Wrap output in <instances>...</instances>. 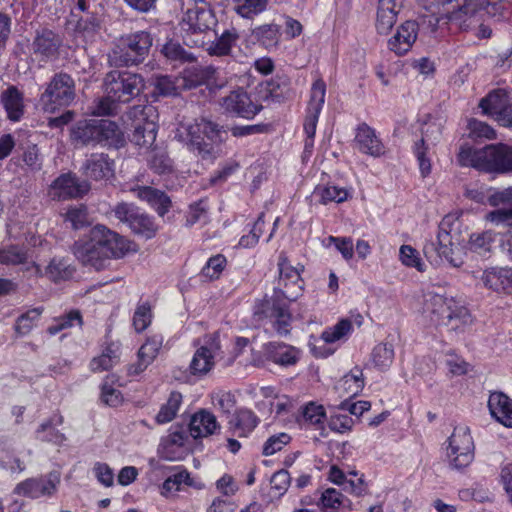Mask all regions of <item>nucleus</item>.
Masks as SVG:
<instances>
[{"label":"nucleus","mask_w":512,"mask_h":512,"mask_svg":"<svg viewBox=\"0 0 512 512\" xmlns=\"http://www.w3.org/2000/svg\"><path fill=\"white\" fill-rule=\"evenodd\" d=\"M278 267L279 284L283 283L286 289L275 290L273 297L263 300L255 307L254 314L259 318L270 319L275 331L283 336L290 332L292 319L285 300L295 301L303 290L301 272L304 266H292L287 257L281 255Z\"/></svg>","instance_id":"nucleus-1"},{"label":"nucleus","mask_w":512,"mask_h":512,"mask_svg":"<svg viewBox=\"0 0 512 512\" xmlns=\"http://www.w3.org/2000/svg\"><path fill=\"white\" fill-rule=\"evenodd\" d=\"M131 251L135 249L129 240L100 224L89 231L87 239L74 244L76 258L98 271L104 269L111 259L123 258Z\"/></svg>","instance_id":"nucleus-2"},{"label":"nucleus","mask_w":512,"mask_h":512,"mask_svg":"<svg viewBox=\"0 0 512 512\" xmlns=\"http://www.w3.org/2000/svg\"><path fill=\"white\" fill-rule=\"evenodd\" d=\"M457 162L460 166L472 167L486 173H510L512 172V146L497 143L476 149L463 144L459 148Z\"/></svg>","instance_id":"nucleus-3"},{"label":"nucleus","mask_w":512,"mask_h":512,"mask_svg":"<svg viewBox=\"0 0 512 512\" xmlns=\"http://www.w3.org/2000/svg\"><path fill=\"white\" fill-rule=\"evenodd\" d=\"M443 8L448 21L461 30L477 29L479 38L491 36V29L483 22L486 14H495V4L488 0H443Z\"/></svg>","instance_id":"nucleus-4"},{"label":"nucleus","mask_w":512,"mask_h":512,"mask_svg":"<svg viewBox=\"0 0 512 512\" xmlns=\"http://www.w3.org/2000/svg\"><path fill=\"white\" fill-rule=\"evenodd\" d=\"M70 139L75 146H96L98 144L115 148L122 147L125 139L119 126L106 119H83L70 129Z\"/></svg>","instance_id":"nucleus-5"},{"label":"nucleus","mask_w":512,"mask_h":512,"mask_svg":"<svg viewBox=\"0 0 512 512\" xmlns=\"http://www.w3.org/2000/svg\"><path fill=\"white\" fill-rule=\"evenodd\" d=\"M175 138L205 159L216 153V145L221 142V128L218 124L202 117L181 122Z\"/></svg>","instance_id":"nucleus-6"},{"label":"nucleus","mask_w":512,"mask_h":512,"mask_svg":"<svg viewBox=\"0 0 512 512\" xmlns=\"http://www.w3.org/2000/svg\"><path fill=\"white\" fill-rule=\"evenodd\" d=\"M152 37L146 31H137L123 36L109 54V62L114 66H130L142 62L152 46Z\"/></svg>","instance_id":"nucleus-7"},{"label":"nucleus","mask_w":512,"mask_h":512,"mask_svg":"<svg viewBox=\"0 0 512 512\" xmlns=\"http://www.w3.org/2000/svg\"><path fill=\"white\" fill-rule=\"evenodd\" d=\"M105 92L110 99L128 103L144 90L145 83L141 75L128 71H111L104 79Z\"/></svg>","instance_id":"nucleus-8"},{"label":"nucleus","mask_w":512,"mask_h":512,"mask_svg":"<svg viewBox=\"0 0 512 512\" xmlns=\"http://www.w3.org/2000/svg\"><path fill=\"white\" fill-rule=\"evenodd\" d=\"M76 97L74 79L67 73H56L40 97L43 108L53 112L57 107L69 106Z\"/></svg>","instance_id":"nucleus-9"},{"label":"nucleus","mask_w":512,"mask_h":512,"mask_svg":"<svg viewBox=\"0 0 512 512\" xmlns=\"http://www.w3.org/2000/svg\"><path fill=\"white\" fill-rule=\"evenodd\" d=\"M474 448L469 428L466 426L454 428L447 448L449 465L459 471L468 467L474 459Z\"/></svg>","instance_id":"nucleus-10"},{"label":"nucleus","mask_w":512,"mask_h":512,"mask_svg":"<svg viewBox=\"0 0 512 512\" xmlns=\"http://www.w3.org/2000/svg\"><path fill=\"white\" fill-rule=\"evenodd\" d=\"M218 358H222L219 335L213 333L205 336L190 362V374L197 377L207 375L214 368Z\"/></svg>","instance_id":"nucleus-11"},{"label":"nucleus","mask_w":512,"mask_h":512,"mask_svg":"<svg viewBox=\"0 0 512 512\" xmlns=\"http://www.w3.org/2000/svg\"><path fill=\"white\" fill-rule=\"evenodd\" d=\"M215 22L213 12L204 2H201L194 3L187 8L179 25L181 32L185 33L183 38L186 42L187 40H193L190 36L200 35L210 30Z\"/></svg>","instance_id":"nucleus-12"},{"label":"nucleus","mask_w":512,"mask_h":512,"mask_svg":"<svg viewBox=\"0 0 512 512\" xmlns=\"http://www.w3.org/2000/svg\"><path fill=\"white\" fill-rule=\"evenodd\" d=\"M446 226V221H442L437 234V242L427 243L423 251L425 256L432 262L437 263L439 259L445 258L453 266L459 267L463 261L461 257L456 255V250L458 249L455 247L452 236Z\"/></svg>","instance_id":"nucleus-13"},{"label":"nucleus","mask_w":512,"mask_h":512,"mask_svg":"<svg viewBox=\"0 0 512 512\" xmlns=\"http://www.w3.org/2000/svg\"><path fill=\"white\" fill-rule=\"evenodd\" d=\"M325 94V82L322 79L315 80L312 84L308 111L304 121V131L307 135L305 142L306 149L313 147V139L316 133L318 117L325 102Z\"/></svg>","instance_id":"nucleus-14"},{"label":"nucleus","mask_w":512,"mask_h":512,"mask_svg":"<svg viewBox=\"0 0 512 512\" xmlns=\"http://www.w3.org/2000/svg\"><path fill=\"white\" fill-rule=\"evenodd\" d=\"M59 483L60 473L53 471L44 477L29 478L20 482L14 488V493L29 498L50 496L56 492Z\"/></svg>","instance_id":"nucleus-15"},{"label":"nucleus","mask_w":512,"mask_h":512,"mask_svg":"<svg viewBox=\"0 0 512 512\" xmlns=\"http://www.w3.org/2000/svg\"><path fill=\"white\" fill-rule=\"evenodd\" d=\"M454 298L433 292L425 294L423 312L437 326H448L451 323V306Z\"/></svg>","instance_id":"nucleus-16"},{"label":"nucleus","mask_w":512,"mask_h":512,"mask_svg":"<svg viewBox=\"0 0 512 512\" xmlns=\"http://www.w3.org/2000/svg\"><path fill=\"white\" fill-rule=\"evenodd\" d=\"M240 35L235 28L226 29L213 41L205 43L203 40H187V45L195 46H206L205 50L211 56H228L230 55L232 48L236 45Z\"/></svg>","instance_id":"nucleus-17"},{"label":"nucleus","mask_w":512,"mask_h":512,"mask_svg":"<svg viewBox=\"0 0 512 512\" xmlns=\"http://www.w3.org/2000/svg\"><path fill=\"white\" fill-rule=\"evenodd\" d=\"M221 106L225 111L247 119L255 116L261 109V106L254 104L248 94L241 89L232 91L222 98Z\"/></svg>","instance_id":"nucleus-18"},{"label":"nucleus","mask_w":512,"mask_h":512,"mask_svg":"<svg viewBox=\"0 0 512 512\" xmlns=\"http://www.w3.org/2000/svg\"><path fill=\"white\" fill-rule=\"evenodd\" d=\"M88 190L86 184H78L72 174H62L49 187L48 194L53 200H65L81 196Z\"/></svg>","instance_id":"nucleus-19"},{"label":"nucleus","mask_w":512,"mask_h":512,"mask_svg":"<svg viewBox=\"0 0 512 512\" xmlns=\"http://www.w3.org/2000/svg\"><path fill=\"white\" fill-rule=\"evenodd\" d=\"M418 36V25L415 21H406L401 24L396 33L389 39L388 47L395 54L401 56L412 48Z\"/></svg>","instance_id":"nucleus-20"},{"label":"nucleus","mask_w":512,"mask_h":512,"mask_svg":"<svg viewBox=\"0 0 512 512\" xmlns=\"http://www.w3.org/2000/svg\"><path fill=\"white\" fill-rule=\"evenodd\" d=\"M354 142L356 148L364 154L379 157L385 153L384 145L377 137L375 130L366 123L358 126Z\"/></svg>","instance_id":"nucleus-21"},{"label":"nucleus","mask_w":512,"mask_h":512,"mask_svg":"<svg viewBox=\"0 0 512 512\" xmlns=\"http://www.w3.org/2000/svg\"><path fill=\"white\" fill-rule=\"evenodd\" d=\"M114 162L104 153H93L86 160L83 172L95 181L108 180L114 173Z\"/></svg>","instance_id":"nucleus-22"},{"label":"nucleus","mask_w":512,"mask_h":512,"mask_svg":"<svg viewBox=\"0 0 512 512\" xmlns=\"http://www.w3.org/2000/svg\"><path fill=\"white\" fill-rule=\"evenodd\" d=\"M404 0H379L376 29L380 34H387L397 21Z\"/></svg>","instance_id":"nucleus-23"},{"label":"nucleus","mask_w":512,"mask_h":512,"mask_svg":"<svg viewBox=\"0 0 512 512\" xmlns=\"http://www.w3.org/2000/svg\"><path fill=\"white\" fill-rule=\"evenodd\" d=\"M71 14L77 19L78 27L84 30H94L99 26L96 0H75Z\"/></svg>","instance_id":"nucleus-24"},{"label":"nucleus","mask_w":512,"mask_h":512,"mask_svg":"<svg viewBox=\"0 0 512 512\" xmlns=\"http://www.w3.org/2000/svg\"><path fill=\"white\" fill-rule=\"evenodd\" d=\"M488 407L499 423L512 428V399L503 392H493L489 396Z\"/></svg>","instance_id":"nucleus-25"},{"label":"nucleus","mask_w":512,"mask_h":512,"mask_svg":"<svg viewBox=\"0 0 512 512\" xmlns=\"http://www.w3.org/2000/svg\"><path fill=\"white\" fill-rule=\"evenodd\" d=\"M219 427L213 413L207 410H200L191 417L189 431L190 435L197 439L214 434Z\"/></svg>","instance_id":"nucleus-26"},{"label":"nucleus","mask_w":512,"mask_h":512,"mask_svg":"<svg viewBox=\"0 0 512 512\" xmlns=\"http://www.w3.org/2000/svg\"><path fill=\"white\" fill-rule=\"evenodd\" d=\"M61 43L59 35L52 30L43 29L37 32L33 41V51L43 58L50 59L57 56Z\"/></svg>","instance_id":"nucleus-27"},{"label":"nucleus","mask_w":512,"mask_h":512,"mask_svg":"<svg viewBox=\"0 0 512 512\" xmlns=\"http://www.w3.org/2000/svg\"><path fill=\"white\" fill-rule=\"evenodd\" d=\"M482 281L486 288L497 293H512V269L492 268L483 272Z\"/></svg>","instance_id":"nucleus-28"},{"label":"nucleus","mask_w":512,"mask_h":512,"mask_svg":"<svg viewBox=\"0 0 512 512\" xmlns=\"http://www.w3.org/2000/svg\"><path fill=\"white\" fill-rule=\"evenodd\" d=\"M1 103L11 121H19L24 114V97L16 86H9L1 93Z\"/></svg>","instance_id":"nucleus-29"},{"label":"nucleus","mask_w":512,"mask_h":512,"mask_svg":"<svg viewBox=\"0 0 512 512\" xmlns=\"http://www.w3.org/2000/svg\"><path fill=\"white\" fill-rule=\"evenodd\" d=\"M132 191L139 199L147 201L153 206L161 217L168 212L171 206L170 198L158 189L149 186H138L132 189Z\"/></svg>","instance_id":"nucleus-30"},{"label":"nucleus","mask_w":512,"mask_h":512,"mask_svg":"<svg viewBox=\"0 0 512 512\" xmlns=\"http://www.w3.org/2000/svg\"><path fill=\"white\" fill-rule=\"evenodd\" d=\"M258 424L257 416L248 409L239 410L230 420L229 428L238 437H246Z\"/></svg>","instance_id":"nucleus-31"},{"label":"nucleus","mask_w":512,"mask_h":512,"mask_svg":"<svg viewBox=\"0 0 512 512\" xmlns=\"http://www.w3.org/2000/svg\"><path fill=\"white\" fill-rule=\"evenodd\" d=\"M63 423V417L60 414L53 415L49 420L43 422L36 431L37 439L51 442L57 445L65 441L64 434L60 433L55 427Z\"/></svg>","instance_id":"nucleus-32"},{"label":"nucleus","mask_w":512,"mask_h":512,"mask_svg":"<svg viewBox=\"0 0 512 512\" xmlns=\"http://www.w3.org/2000/svg\"><path fill=\"white\" fill-rule=\"evenodd\" d=\"M209 77L210 70L208 68L196 65L185 69L179 76V81L184 90H190L206 83Z\"/></svg>","instance_id":"nucleus-33"},{"label":"nucleus","mask_w":512,"mask_h":512,"mask_svg":"<svg viewBox=\"0 0 512 512\" xmlns=\"http://www.w3.org/2000/svg\"><path fill=\"white\" fill-rule=\"evenodd\" d=\"M134 129L131 141L140 147L151 146L156 139V125L153 121L131 124Z\"/></svg>","instance_id":"nucleus-34"},{"label":"nucleus","mask_w":512,"mask_h":512,"mask_svg":"<svg viewBox=\"0 0 512 512\" xmlns=\"http://www.w3.org/2000/svg\"><path fill=\"white\" fill-rule=\"evenodd\" d=\"M154 93L163 96H176L183 89L182 83L179 81V76L171 77L167 75L156 76L153 80Z\"/></svg>","instance_id":"nucleus-35"},{"label":"nucleus","mask_w":512,"mask_h":512,"mask_svg":"<svg viewBox=\"0 0 512 512\" xmlns=\"http://www.w3.org/2000/svg\"><path fill=\"white\" fill-rule=\"evenodd\" d=\"M272 360L280 365H293L298 360V351L292 347L280 343L269 344Z\"/></svg>","instance_id":"nucleus-36"},{"label":"nucleus","mask_w":512,"mask_h":512,"mask_svg":"<svg viewBox=\"0 0 512 512\" xmlns=\"http://www.w3.org/2000/svg\"><path fill=\"white\" fill-rule=\"evenodd\" d=\"M182 403V395L179 392L173 391L170 393L166 403L163 404L156 415V422L164 424L172 421L180 408Z\"/></svg>","instance_id":"nucleus-37"},{"label":"nucleus","mask_w":512,"mask_h":512,"mask_svg":"<svg viewBox=\"0 0 512 512\" xmlns=\"http://www.w3.org/2000/svg\"><path fill=\"white\" fill-rule=\"evenodd\" d=\"M479 107L484 114L496 116L498 119L500 112L507 107L505 94L501 91H493L481 99Z\"/></svg>","instance_id":"nucleus-38"},{"label":"nucleus","mask_w":512,"mask_h":512,"mask_svg":"<svg viewBox=\"0 0 512 512\" xmlns=\"http://www.w3.org/2000/svg\"><path fill=\"white\" fill-rule=\"evenodd\" d=\"M495 236L496 234L491 230L473 233L468 241L469 249L479 255L489 253L495 241Z\"/></svg>","instance_id":"nucleus-39"},{"label":"nucleus","mask_w":512,"mask_h":512,"mask_svg":"<svg viewBox=\"0 0 512 512\" xmlns=\"http://www.w3.org/2000/svg\"><path fill=\"white\" fill-rule=\"evenodd\" d=\"M374 366L380 370H387L394 359V348L390 343H380L372 351Z\"/></svg>","instance_id":"nucleus-40"},{"label":"nucleus","mask_w":512,"mask_h":512,"mask_svg":"<svg viewBox=\"0 0 512 512\" xmlns=\"http://www.w3.org/2000/svg\"><path fill=\"white\" fill-rule=\"evenodd\" d=\"M130 229L138 236L145 239H151L156 235L158 226L154 223L151 217L146 214L139 213L131 223Z\"/></svg>","instance_id":"nucleus-41"},{"label":"nucleus","mask_w":512,"mask_h":512,"mask_svg":"<svg viewBox=\"0 0 512 512\" xmlns=\"http://www.w3.org/2000/svg\"><path fill=\"white\" fill-rule=\"evenodd\" d=\"M342 385L349 396L358 395L364 388V376L360 367L355 366L342 378Z\"/></svg>","instance_id":"nucleus-42"},{"label":"nucleus","mask_w":512,"mask_h":512,"mask_svg":"<svg viewBox=\"0 0 512 512\" xmlns=\"http://www.w3.org/2000/svg\"><path fill=\"white\" fill-rule=\"evenodd\" d=\"M82 316L79 310H71L67 314L54 319V323L47 328L50 335H55L64 329L71 328L75 325L82 326Z\"/></svg>","instance_id":"nucleus-43"},{"label":"nucleus","mask_w":512,"mask_h":512,"mask_svg":"<svg viewBox=\"0 0 512 512\" xmlns=\"http://www.w3.org/2000/svg\"><path fill=\"white\" fill-rule=\"evenodd\" d=\"M268 4V0H234L235 11L244 18L263 12Z\"/></svg>","instance_id":"nucleus-44"},{"label":"nucleus","mask_w":512,"mask_h":512,"mask_svg":"<svg viewBox=\"0 0 512 512\" xmlns=\"http://www.w3.org/2000/svg\"><path fill=\"white\" fill-rule=\"evenodd\" d=\"M472 322L473 319L468 309L454 299L453 306H451V323L447 327L451 330H457L471 325Z\"/></svg>","instance_id":"nucleus-45"},{"label":"nucleus","mask_w":512,"mask_h":512,"mask_svg":"<svg viewBox=\"0 0 512 512\" xmlns=\"http://www.w3.org/2000/svg\"><path fill=\"white\" fill-rule=\"evenodd\" d=\"M352 330V323L348 319L339 321L332 328L326 329L322 332L320 339L324 344L334 343L350 333Z\"/></svg>","instance_id":"nucleus-46"},{"label":"nucleus","mask_w":512,"mask_h":512,"mask_svg":"<svg viewBox=\"0 0 512 512\" xmlns=\"http://www.w3.org/2000/svg\"><path fill=\"white\" fill-rule=\"evenodd\" d=\"M182 484L191 485L190 474L186 470L168 477L162 485L161 494L168 497L173 492L180 491Z\"/></svg>","instance_id":"nucleus-47"},{"label":"nucleus","mask_w":512,"mask_h":512,"mask_svg":"<svg viewBox=\"0 0 512 512\" xmlns=\"http://www.w3.org/2000/svg\"><path fill=\"white\" fill-rule=\"evenodd\" d=\"M27 261V252L25 249L15 245L8 246L0 250V264L19 265Z\"/></svg>","instance_id":"nucleus-48"},{"label":"nucleus","mask_w":512,"mask_h":512,"mask_svg":"<svg viewBox=\"0 0 512 512\" xmlns=\"http://www.w3.org/2000/svg\"><path fill=\"white\" fill-rule=\"evenodd\" d=\"M227 260L224 255L217 254L212 256L202 268L201 274L209 280H216L225 269Z\"/></svg>","instance_id":"nucleus-49"},{"label":"nucleus","mask_w":512,"mask_h":512,"mask_svg":"<svg viewBox=\"0 0 512 512\" xmlns=\"http://www.w3.org/2000/svg\"><path fill=\"white\" fill-rule=\"evenodd\" d=\"M42 308H33L17 318L15 330L20 335L28 334L42 313Z\"/></svg>","instance_id":"nucleus-50"},{"label":"nucleus","mask_w":512,"mask_h":512,"mask_svg":"<svg viewBox=\"0 0 512 512\" xmlns=\"http://www.w3.org/2000/svg\"><path fill=\"white\" fill-rule=\"evenodd\" d=\"M279 29L275 24H264L253 30V35L266 47L275 46L278 42Z\"/></svg>","instance_id":"nucleus-51"},{"label":"nucleus","mask_w":512,"mask_h":512,"mask_svg":"<svg viewBox=\"0 0 512 512\" xmlns=\"http://www.w3.org/2000/svg\"><path fill=\"white\" fill-rule=\"evenodd\" d=\"M74 269L65 261L53 259L46 268V274L53 281L65 280L72 276Z\"/></svg>","instance_id":"nucleus-52"},{"label":"nucleus","mask_w":512,"mask_h":512,"mask_svg":"<svg viewBox=\"0 0 512 512\" xmlns=\"http://www.w3.org/2000/svg\"><path fill=\"white\" fill-rule=\"evenodd\" d=\"M469 130V137L472 139H494L496 133L494 129L488 124L477 119H470L467 125Z\"/></svg>","instance_id":"nucleus-53"},{"label":"nucleus","mask_w":512,"mask_h":512,"mask_svg":"<svg viewBox=\"0 0 512 512\" xmlns=\"http://www.w3.org/2000/svg\"><path fill=\"white\" fill-rule=\"evenodd\" d=\"M302 417L305 423L319 426L324 423L326 412L322 405L310 402L303 408Z\"/></svg>","instance_id":"nucleus-54"},{"label":"nucleus","mask_w":512,"mask_h":512,"mask_svg":"<svg viewBox=\"0 0 512 512\" xmlns=\"http://www.w3.org/2000/svg\"><path fill=\"white\" fill-rule=\"evenodd\" d=\"M163 54L170 60L191 62L194 57L186 51L179 43L174 41L167 42L162 49Z\"/></svg>","instance_id":"nucleus-55"},{"label":"nucleus","mask_w":512,"mask_h":512,"mask_svg":"<svg viewBox=\"0 0 512 512\" xmlns=\"http://www.w3.org/2000/svg\"><path fill=\"white\" fill-rule=\"evenodd\" d=\"M151 305L148 302L139 304L133 316V326L137 332L144 331L151 323Z\"/></svg>","instance_id":"nucleus-56"},{"label":"nucleus","mask_w":512,"mask_h":512,"mask_svg":"<svg viewBox=\"0 0 512 512\" xmlns=\"http://www.w3.org/2000/svg\"><path fill=\"white\" fill-rule=\"evenodd\" d=\"M400 261L407 267H413L419 272L424 271V263L419 257L418 251L410 245L400 247Z\"/></svg>","instance_id":"nucleus-57"},{"label":"nucleus","mask_w":512,"mask_h":512,"mask_svg":"<svg viewBox=\"0 0 512 512\" xmlns=\"http://www.w3.org/2000/svg\"><path fill=\"white\" fill-rule=\"evenodd\" d=\"M66 220L74 229H81L89 224L87 207L84 205L74 206L68 209Z\"/></svg>","instance_id":"nucleus-58"},{"label":"nucleus","mask_w":512,"mask_h":512,"mask_svg":"<svg viewBox=\"0 0 512 512\" xmlns=\"http://www.w3.org/2000/svg\"><path fill=\"white\" fill-rule=\"evenodd\" d=\"M290 441L291 437L287 433L282 432L272 435L267 439L263 446V454L265 456L273 455L281 451L284 446L290 443Z\"/></svg>","instance_id":"nucleus-59"},{"label":"nucleus","mask_w":512,"mask_h":512,"mask_svg":"<svg viewBox=\"0 0 512 512\" xmlns=\"http://www.w3.org/2000/svg\"><path fill=\"white\" fill-rule=\"evenodd\" d=\"M319 194L320 202L322 204H327L328 202L340 203L345 201L348 197L347 190L337 186H326L321 188Z\"/></svg>","instance_id":"nucleus-60"},{"label":"nucleus","mask_w":512,"mask_h":512,"mask_svg":"<svg viewBox=\"0 0 512 512\" xmlns=\"http://www.w3.org/2000/svg\"><path fill=\"white\" fill-rule=\"evenodd\" d=\"M113 212L120 222L127 224L129 227L139 214L138 209L133 204L125 202L117 204L113 209Z\"/></svg>","instance_id":"nucleus-61"},{"label":"nucleus","mask_w":512,"mask_h":512,"mask_svg":"<svg viewBox=\"0 0 512 512\" xmlns=\"http://www.w3.org/2000/svg\"><path fill=\"white\" fill-rule=\"evenodd\" d=\"M162 341L156 338L148 339L139 349L138 358L143 359L146 363H152L157 357L161 348Z\"/></svg>","instance_id":"nucleus-62"},{"label":"nucleus","mask_w":512,"mask_h":512,"mask_svg":"<svg viewBox=\"0 0 512 512\" xmlns=\"http://www.w3.org/2000/svg\"><path fill=\"white\" fill-rule=\"evenodd\" d=\"M212 403L215 408L224 414H230L234 409L236 401L230 392H217L212 395Z\"/></svg>","instance_id":"nucleus-63"},{"label":"nucleus","mask_w":512,"mask_h":512,"mask_svg":"<svg viewBox=\"0 0 512 512\" xmlns=\"http://www.w3.org/2000/svg\"><path fill=\"white\" fill-rule=\"evenodd\" d=\"M485 219L497 226H504L512 229V208L491 211L486 214Z\"/></svg>","instance_id":"nucleus-64"}]
</instances>
